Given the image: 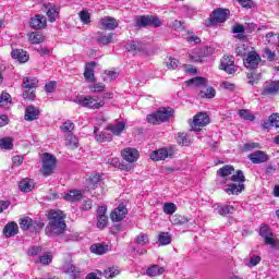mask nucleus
Returning <instances> with one entry per match:
<instances>
[{"label": "nucleus", "mask_w": 279, "mask_h": 279, "mask_svg": "<svg viewBox=\"0 0 279 279\" xmlns=\"http://www.w3.org/2000/svg\"><path fill=\"white\" fill-rule=\"evenodd\" d=\"M95 140L97 141V143H110V141H112V133H109V131L105 129L100 133L96 132Z\"/></svg>", "instance_id": "obj_33"}, {"label": "nucleus", "mask_w": 279, "mask_h": 279, "mask_svg": "<svg viewBox=\"0 0 279 279\" xmlns=\"http://www.w3.org/2000/svg\"><path fill=\"white\" fill-rule=\"evenodd\" d=\"M179 145L187 146L189 140L186 138V133H179L177 137Z\"/></svg>", "instance_id": "obj_60"}, {"label": "nucleus", "mask_w": 279, "mask_h": 279, "mask_svg": "<svg viewBox=\"0 0 279 279\" xmlns=\"http://www.w3.org/2000/svg\"><path fill=\"white\" fill-rule=\"evenodd\" d=\"M239 114H240L241 119H244V121H254V114H252V112H250V110L242 109L239 111Z\"/></svg>", "instance_id": "obj_53"}, {"label": "nucleus", "mask_w": 279, "mask_h": 279, "mask_svg": "<svg viewBox=\"0 0 279 279\" xmlns=\"http://www.w3.org/2000/svg\"><path fill=\"white\" fill-rule=\"evenodd\" d=\"M97 228H99V230H104V228L108 226V216L97 217Z\"/></svg>", "instance_id": "obj_57"}, {"label": "nucleus", "mask_w": 279, "mask_h": 279, "mask_svg": "<svg viewBox=\"0 0 279 279\" xmlns=\"http://www.w3.org/2000/svg\"><path fill=\"white\" fill-rule=\"evenodd\" d=\"M104 123H106V118L104 117H99V118H95V126H94V133L97 134L99 128H101V125H104Z\"/></svg>", "instance_id": "obj_59"}, {"label": "nucleus", "mask_w": 279, "mask_h": 279, "mask_svg": "<svg viewBox=\"0 0 279 279\" xmlns=\"http://www.w3.org/2000/svg\"><path fill=\"white\" fill-rule=\"evenodd\" d=\"M159 245H169L171 244V234L169 232H161L158 236Z\"/></svg>", "instance_id": "obj_45"}, {"label": "nucleus", "mask_w": 279, "mask_h": 279, "mask_svg": "<svg viewBox=\"0 0 279 279\" xmlns=\"http://www.w3.org/2000/svg\"><path fill=\"white\" fill-rule=\"evenodd\" d=\"M210 123V118L207 113H197L194 116L193 121L191 123V128L193 132H202L203 128H206Z\"/></svg>", "instance_id": "obj_7"}, {"label": "nucleus", "mask_w": 279, "mask_h": 279, "mask_svg": "<svg viewBox=\"0 0 279 279\" xmlns=\"http://www.w3.org/2000/svg\"><path fill=\"white\" fill-rule=\"evenodd\" d=\"M80 20L83 25H88L90 24V12L87 10H83L78 13Z\"/></svg>", "instance_id": "obj_48"}, {"label": "nucleus", "mask_w": 279, "mask_h": 279, "mask_svg": "<svg viewBox=\"0 0 279 279\" xmlns=\"http://www.w3.org/2000/svg\"><path fill=\"white\" fill-rule=\"evenodd\" d=\"M258 147H260V144L255 143V142H248V143L244 144L243 150L252 151V149H258Z\"/></svg>", "instance_id": "obj_58"}, {"label": "nucleus", "mask_w": 279, "mask_h": 279, "mask_svg": "<svg viewBox=\"0 0 279 279\" xmlns=\"http://www.w3.org/2000/svg\"><path fill=\"white\" fill-rule=\"evenodd\" d=\"M3 234L7 239L16 236L19 234V225L16 222H9L3 228Z\"/></svg>", "instance_id": "obj_21"}, {"label": "nucleus", "mask_w": 279, "mask_h": 279, "mask_svg": "<svg viewBox=\"0 0 279 279\" xmlns=\"http://www.w3.org/2000/svg\"><path fill=\"white\" fill-rule=\"evenodd\" d=\"M262 126L264 130H269V128H279V113H272L268 120L264 121Z\"/></svg>", "instance_id": "obj_25"}, {"label": "nucleus", "mask_w": 279, "mask_h": 279, "mask_svg": "<svg viewBox=\"0 0 279 279\" xmlns=\"http://www.w3.org/2000/svg\"><path fill=\"white\" fill-rule=\"evenodd\" d=\"M11 56L13 60H17V62H27L29 60V56H27V52L23 49H15L12 50Z\"/></svg>", "instance_id": "obj_31"}, {"label": "nucleus", "mask_w": 279, "mask_h": 279, "mask_svg": "<svg viewBox=\"0 0 279 279\" xmlns=\"http://www.w3.org/2000/svg\"><path fill=\"white\" fill-rule=\"evenodd\" d=\"M43 252V248L40 246H33L28 250V256H38Z\"/></svg>", "instance_id": "obj_63"}, {"label": "nucleus", "mask_w": 279, "mask_h": 279, "mask_svg": "<svg viewBox=\"0 0 279 279\" xmlns=\"http://www.w3.org/2000/svg\"><path fill=\"white\" fill-rule=\"evenodd\" d=\"M90 252L93 254H106V252H108V245H104V244H94L90 246Z\"/></svg>", "instance_id": "obj_41"}, {"label": "nucleus", "mask_w": 279, "mask_h": 279, "mask_svg": "<svg viewBox=\"0 0 279 279\" xmlns=\"http://www.w3.org/2000/svg\"><path fill=\"white\" fill-rule=\"evenodd\" d=\"M84 77L86 82H95V62L85 65Z\"/></svg>", "instance_id": "obj_30"}, {"label": "nucleus", "mask_w": 279, "mask_h": 279, "mask_svg": "<svg viewBox=\"0 0 279 279\" xmlns=\"http://www.w3.org/2000/svg\"><path fill=\"white\" fill-rule=\"evenodd\" d=\"M260 62V56L256 51L248 52L246 59L244 60V66L246 69H256Z\"/></svg>", "instance_id": "obj_13"}, {"label": "nucleus", "mask_w": 279, "mask_h": 279, "mask_svg": "<svg viewBox=\"0 0 279 279\" xmlns=\"http://www.w3.org/2000/svg\"><path fill=\"white\" fill-rule=\"evenodd\" d=\"M259 234L263 236L266 245H270L272 250L279 247V240L278 238H274V233L269 230L268 226H262L259 229Z\"/></svg>", "instance_id": "obj_8"}, {"label": "nucleus", "mask_w": 279, "mask_h": 279, "mask_svg": "<svg viewBox=\"0 0 279 279\" xmlns=\"http://www.w3.org/2000/svg\"><path fill=\"white\" fill-rule=\"evenodd\" d=\"M121 156L123 158V160H125L126 162H136V160H138V158H141V154L138 153V150L136 148H124L121 151Z\"/></svg>", "instance_id": "obj_12"}, {"label": "nucleus", "mask_w": 279, "mask_h": 279, "mask_svg": "<svg viewBox=\"0 0 279 279\" xmlns=\"http://www.w3.org/2000/svg\"><path fill=\"white\" fill-rule=\"evenodd\" d=\"M29 25L32 29H45L47 27V17L37 14L31 19Z\"/></svg>", "instance_id": "obj_15"}, {"label": "nucleus", "mask_w": 279, "mask_h": 279, "mask_svg": "<svg viewBox=\"0 0 279 279\" xmlns=\"http://www.w3.org/2000/svg\"><path fill=\"white\" fill-rule=\"evenodd\" d=\"M123 130H125V122L107 125V131L111 132L113 136H120V134H123Z\"/></svg>", "instance_id": "obj_28"}, {"label": "nucleus", "mask_w": 279, "mask_h": 279, "mask_svg": "<svg viewBox=\"0 0 279 279\" xmlns=\"http://www.w3.org/2000/svg\"><path fill=\"white\" fill-rule=\"evenodd\" d=\"M266 40H268V43H270V45H276V43H278V40H279V36L274 33H268L266 35Z\"/></svg>", "instance_id": "obj_61"}, {"label": "nucleus", "mask_w": 279, "mask_h": 279, "mask_svg": "<svg viewBox=\"0 0 279 279\" xmlns=\"http://www.w3.org/2000/svg\"><path fill=\"white\" fill-rule=\"evenodd\" d=\"M73 130H75V124L73 122H71L70 120L65 121L61 125V132H73Z\"/></svg>", "instance_id": "obj_56"}, {"label": "nucleus", "mask_w": 279, "mask_h": 279, "mask_svg": "<svg viewBox=\"0 0 279 279\" xmlns=\"http://www.w3.org/2000/svg\"><path fill=\"white\" fill-rule=\"evenodd\" d=\"M45 9L47 10V16L50 23L56 22V19H58L60 14L58 7L51 3H48V4H45Z\"/></svg>", "instance_id": "obj_24"}, {"label": "nucleus", "mask_w": 279, "mask_h": 279, "mask_svg": "<svg viewBox=\"0 0 279 279\" xmlns=\"http://www.w3.org/2000/svg\"><path fill=\"white\" fill-rule=\"evenodd\" d=\"M161 27L162 21L158 15H140L135 19V27Z\"/></svg>", "instance_id": "obj_4"}, {"label": "nucleus", "mask_w": 279, "mask_h": 279, "mask_svg": "<svg viewBox=\"0 0 279 279\" xmlns=\"http://www.w3.org/2000/svg\"><path fill=\"white\" fill-rule=\"evenodd\" d=\"M232 173H234V167L231 165H227L217 171L220 183L223 184L222 191L227 195H240L245 191V174L241 170H238L235 174Z\"/></svg>", "instance_id": "obj_1"}, {"label": "nucleus", "mask_w": 279, "mask_h": 279, "mask_svg": "<svg viewBox=\"0 0 279 279\" xmlns=\"http://www.w3.org/2000/svg\"><path fill=\"white\" fill-rule=\"evenodd\" d=\"M125 215H128V208H125L123 205H120L111 213L110 217L112 221H123V219H125Z\"/></svg>", "instance_id": "obj_20"}, {"label": "nucleus", "mask_w": 279, "mask_h": 279, "mask_svg": "<svg viewBox=\"0 0 279 279\" xmlns=\"http://www.w3.org/2000/svg\"><path fill=\"white\" fill-rule=\"evenodd\" d=\"M216 213L221 217H226V215H234V213H236V207L232 205H219L216 207Z\"/></svg>", "instance_id": "obj_26"}, {"label": "nucleus", "mask_w": 279, "mask_h": 279, "mask_svg": "<svg viewBox=\"0 0 279 279\" xmlns=\"http://www.w3.org/2000/svg\"><path fill=\"white\" fill-rule=\"evenodd\" d=\"M171 222L173 223V226H184L189 223V218L181 215H174L171 219Z\"/></svg>", "instance_id": "obj_43"}, {"label": "nucleus", "mask_w": 279, "mask_h": 279, "mask_svg": "<svg viewBox=\"0 0 279 279\" xmlns=\"http://www.w3.org/2000/svg\"><path fill=\"white\" fill-rule=\"evenodd\" d=\"M23 98L26 101H34L36 99V89L23 88Z\"/></svg>", "instance_id": "obj_46"}, {"label": "nucleus", "mask_w": 279, "mask_h": 279, "mask_svg": "<svg viewBox=\"0 0 279 279\" xmlns=\"http://www.w3.org/2000/svg\"><path fill=\"white\" fill-rule=\"evenodd\" d=\"M174 114L171 108H159L156 112L147 116V121L150 125H160V123H166Z\"/></svg>", "instance_id": "obj_3"}, {"label": "nucleus", "mask_w": 279, "mask_h": 279, "mask_svg": "<svg viewBox=\"0 0 279 279\" xmlns=\"http://www.w3.org/2000/svg\"><path fill=\"white\" fill-rule=\"evenodd\" d=\"M34 186H36V183L32 179H24L19 184L20 191L23 193H29V191H34Z\"/></svg>", "instance_id": "obj_32"}, {"label": "nucleus", "mask_w": 279, "mask_h": 279, "mask_svg": "<svg viewBox=\"0 0 279 279\" xmlns=\"http://www.w3.org/2000/svg\"><path fill=\"white\" fill-rule=\"evenodd\" d=\"M46 93H53L56 90V82L51 81L45 85Z\"/></svg>", "instance_id": "obj_64"}, {"label": "nucleus", "mask_w": 279, "mask_h": 279, "mask_svg": "<svg viewBox=\"0 0 279 279\" xmlns=\"http://www.w3.org/2000/svg\"><path fill=\"white\" fill-rule=\"evenodd\" d=\"M29 40L32 45H40V43H45V36L40 33H31Z\"/></svg>", "instance_id": "obj_44"}, {"label": "nucleus", "mask_w": 279, "mask_h": 279, "mask_svg": "<svg viewBox=\"0 0 279 279\" xmlns=\"http://www.w3.org/2000/svg\"><path fill=\"white\" fill-rule=\"evenodd\" d=\"M165 274V268L158 266V265H153L147 268L146 270V276H150L151 278L156 276H162Z\"/></svg>", "instance_id": "obj_34"}, {"label": "nucleus", "mask_w": 279, "mask_h": 279, "mask_svg": "<svg viewBox=\"0 0 279 279\" xmlns=\"http://www.w3.org/2000/svg\"><path fill=\"white\" fill-rule=\"evenodd\" d=\"M96 40L100 45H110V43H114V33H97Z\"/></svg>", "instance_id": "obj_27"}, {"label": "nucleus", "mask_w": 279, "mask_h": 279, "mask_svg": "<svg viewBox=\"0 0 279 279\" xmlns=\"http://www.w3.org/2000/svg\"><path fill=\"white\" fill-rule=\"evenodd\" d=\"M32 223H34L32 218H29V217L23 218L20 221V228L22 230H29L32 228Z\"/></svg>", "instance_id": "obj_50"}, {"label": "nucleus", "mask_w": 279, "mask_h": 279, "mask_svg": "<svg viewBox=\"0 0 279 279\" xmlns=\"http://www.w3.org/2000/svg\"><path fill=\"white\" fill-rule=\"evenodd\" d=\"M221 88H225V90H234V88H236V86L234 85V83H230L228 81H223L220 84Z\"/></svg>", "instance_id": "obj_62"}, {"label": "nucleus", "mask_w": 279, "mask_h": 279, "mask_svg": "<svg viewBox=\"0 0 279 279\" xmlns=\"http://www.w3.org/2000/svg\"><path fill=\"white\" fill-rule=\"evenodd\" d=\"M12 105V96L10 94L3 92L0 96V108H10Z\"/></svg>", "instance_id": "obj_39"}, {"label": "nucleus", "mask_w": 279, "mask_h": 279, "mask_svg": "<svg viewBox=\"0 0 279 279\" xmlns=\"http://www.w3.org/2000/svg\"><path fill=\"white\" fill-rule=\"evenodd\" d=\"M49 223L46 227L47 236H58L66 230V222H64V214L62 211L51 210L48 216Z\"/></svg>", "instance_id": "obj_2"}, {"label": "nucleus", "mask_w": 279, "mask_h": 279, "mask_svg": "<svg viewBox=\"0 0 279 279\" xmlns=\"http://www.w3.org/2000/svg\"><path fill=\"white\" fill-rule=\"evenodd\" d=\"M101 77L104 82H107L108 84L110 82H114V80L119 77V72H117L116 70H107L101 74Z\"/></svg>", "instance_id": "obj_35"}, {"label": "nucleus", "mask_w": 279, "mask_h": 279, "mask_svg": "<svg viewBox=\"0 0 279 279\" xmlns=\"http://www.w3.org/2000/svg\"><path fill=\"white\" fill-rule=\"evenodd\" d=\"M215 95H217V92L215 90V88L213 87H208L207 85H205L203 87V89H201L199 92V97H202L203 99H213V97H215Z\"/></svg>", "instance_id": "obj_37"}, {"label": "nucleus", "mask_w": 279, "mask_h": 279, "mask_svg": "<svg viewBox=\"0 0 279 279\" xmlns=\"http://www.w3.org/2000/svg\"><path fill=\"white\" fill-rule=\"evenodd\" d=\"M22 88L36 90V88H38V78L35 76L24 77Z\"/></svg>", "instance_id": "obj_29"}, {"label": "nucleus", "mask_w": 279, "mask_h": 279, "mask_svg": "<svg viewBox=\"0 0 279 279\" xmlns=\"http://www.w3.org/2000/svg\"><path fill=\"white\" fill-rule=\"evenodd\" d=\"M135 243H137V245H147V243H149V238L147 234L141 233L136 236Z\"/></svg>", "instance_id": "obj_55"}, {"label": "nucleus", "mask_w": 279, "mask_h": 279, "mask_svg": "<svg viewBox=\"0 0 279 279\" xmlns=\"http://www.w3.org/2000/svg\"><path fill=\"white\" fill-rule=\"evenodd\" d=\"M63 197L65 202L75 203L82 202V199L84 198V194L80 190H71L68 193H65Z\"/></svg>", "instance_id": "obj_19"}, {"label": "nucleus", "mask_w": 279, "mask_h": 279, "mask_svg": "<svg viewBox=\"0 0 279 279\" xmlns=\"http://www.w3.org/2000/svg\"><path fill=\"white\" fill-rule=\"evenodd\" d=\"M56 156L45 153L41 158V173L43 175H51L56 169Z\"/></svg>", "instance_id": "obj_6"}, {"label": "nucleus", "mask_w": 279, "mask_h": 279, "mask_svg": "<svg viewBox=\"0 0 279 279\" xmlns=\"http://www.w3.org/2000/svg\"><path fill=\"white\" fill-rule=\"evenodd\" d=\"M248 159L251 160V162H253V165H260L263 162H267V160H269V157L267 156V154H265V151L257 150L250 154Z\"/></svg>", "instance_id": "obj_16"}, {"label": "nucleus", "mask_w": 279, "mask_h": 279, "mask_svg": "<svg viewBox=\"0 0 279 279\" xmlns=\"http://www.w3.org/2000/svg\"><path fill=\"white\" fill-rule=\"evenodd\" d=\"M175 210H178V206H175V204H173V203H166L163 205L165 215H173V213H175Z\"/></svg>", "instance_id": "obj_49"}, {"label": "nucleus", "mask_w": 279, "mask_h": 279, "mask_svg": "<svg viewBox=\"0 0 279 279\" xmlns=\"http://www.w3.org/2000/svg\"><path fill=\"white\" fill-rule=\"evenodd\" d=\"M220 69L228 73L229 75H232L236 73V66L234 64V57L228 56L223 57L221 59Z\"/></svg>", "instance_id": "obj_9"}, {"label": "nucleus", "mask_w": 279, "mask_h": 279, "mask_svg": "<svg viewBox=\"0 0 279 279\" xmlns=\"http://www.w3.org/2000/svg\"><path fill=\"white\" fill-rule=\"evenodd\" d=\"M119 274H121V270L119 268L111 267L105 270V278H108V279L117 278Z\"/></svg>", "instance_id": "obj_47"}, {"label": "nucleus", "mask_w": 279, "mask_h": 279, "mask_svg": "<svg viewBox=\"0 0 279 279\" xmlns=\"http://www.w3.org/2000/svg\"><path fill=\"white\" fill-rule=\"evenodd\" d=\"M14 143L12 137L0 138V149H13Z\"/></svg>", "instance_id": "obj_42"}, {"label": "nucleus", "mask_w": 279, "mask_h": 279, "mask_svg": "<svg viewBox=\"0 0 279 279\" xmlns=\"http://www.w3.org/2000/svg\"><path fill=\"white\" fill-rule=\"evenodd\" d=\"M52 260H53V255H51V253H46L39 257V263L41 265H51Z\"/></svg>", "instance_id": "obj_51"}, {"label": "nucleus", "mask_w": 279, "mask_h": 279, "mask_svg": "<svg viewBox=\"0 0 279 279\" xmlns=\"http://www.w3.org/2000/svg\"><path fill=\"white\" fill-rule=\"evenodd\" d=\"M65 145L69 149H77L80 147V140L75 135H68L65 137Z\"/></svg>", "instance_id": "obj_36"}, {"label": "nucleus", "mask_w": 279, "mask_h": 279, "mask_svg": "<svg viewBox=\"0 0 279 279\" xmlns=\"http://www.w3.org/2000/svg\"><path fill=\"white\" fill-rule=\"evenodd\" d=\"M187 86L192 88H201L204 89L205 86H208V81L204 77H194L186 82Z\"/></svg>", "instance_id": "obj_23"}, {"label": "nucleus", "mask_w": 279, "mask_h": 279, "mask_svg": "<svg viewBox=\"0 0 279 279\" xmlns=\"http://www.w3.org/2000/svg\"><path fill=\"white\" fill-rule=\"evenodd\" d=\"M89 90L92 93H104V90H106V85L102 83H96L89 86Z\"/></svg>", "instance_id": "obj_54"}, {"label": "nucleus", "mask_w": 279, "mask_h": 279, "mask_svg": "<svg viewBox=\"0 0 279 279\" xmlns=\"http://www.w3.org/2000/svg\"><path fill=\"white\" fill-rule=\"evenodd\" d=\"M276 93H279V81H267L264 84V95H276Z\"/></svg>", "instance_id": "obj_18"}, {"label": "nucleus", "mask_w": 279, "mask_h": 279, "mask_svg": "<svg viewBox=\"0 0 279 279\" xmlns=\"http://www.w3.org/2000/svg\"><path fill=\"white\" fill-rule=\"evenodd\" d=\"M97 186H101V175L99 173L93 174L88 179V189H97Z\"/></svg>", "instance_id": "obj_40"}, {"label": "nucleus", "mask_w": 279, "mask_h": 279, "mask_svg": "<svg viewBox=\"0 0 279 279\" xmlns=\"http://www.w3.org/2000/svg\"><path fill=\"white\" fill-rule=\"evenodd\" d=\"M166 66L168 69H172V71H173V70L178 69V66H180V61L175 58H168L166 61Z\"/></svg>", "instance_id": "obj_52"}, {"label": "nucleus", "mask_w": 279, "mask_h": 279, "mask_svg": "<svg viewBox=\"0 0 279 279\" xmlns=\"http://www.w3.org/2000/svg\"><path fill=\"white\" fill-rule=\"evenodd\" d=\"M40 116V110L34 106H28L25 109V116L24 119L25 121H36L38 117Z\"/></svg>", "instance_id": "obj_22"}, {"label": "nucleus", "mask_w": 279, "mask_h": 279, "mask_svg": "<svg viewBox=\"0 0 279 279\" xmlns=\"http://www.w3.org/2000/svg\"><path fill=\"white\" fill-rule=\"evenodd\" d=\"M170 156H172L171 150L167 148H159L150 154V160L158 162L160 160H167V158H170Z\"/></svg>", "instance_id": "obj_14"}, {"label": "nucleus", "mask_w": 279, "mask_h": 279, "mask_svg": "<svg viewBox=\"0 0 279 279\" xmlns=\"http://www.w3.org/2000/svg\"><path fill=\"white\" fill-rule=\"evenodd\" d=\"M125 49L131 53H145V45L138 40L128 43Z\"/></svg>", "instance_id": "obj_17"}, {"label": "nucleus", "mask_w": 279, "mask_h": 279, "mask_svg": "<svg viewBox=\"0 0 279 279\" xmlns=\"http://www.w3.org/2000/svg\"><path fill=\"white\" fill-rule=\"evenodd\" d=\"M203 58H204V50H202V48H195L190 52V60L192 62H202Z\"/></svg>", "instance_id": "obj_38"}, {"label": "nucleus", "mask_w": 279, "mask_h": 279, "mask_svg": "<svg viewBox=\"0 0 279 279\" xmlns=\"http://www.w3.org/2000/svg\"><path fill=\"white\" fill-rule=\"evenodd\" d=\"M98 25L100 29H107L109 32H113V29H117L119 27V22L117 21V19L112 16H105L100 19V21L98 22Z\"/></svg>", "instance_id": "obj_10"}, {"label": "nucleus", "mask_w": 279, "mask_h": 279, "mask_svg": "<svg viewBox=\"0 0 279 279\" xmlns=\"http://www.w3.org/2000/svg\"><path fill=\"white\" fill-rule=\"evenodd\" d=\"M228 14H230V10L217 9L210 14L209 21L210 23H226Z\"/></svg>", "instance_id": "obj_11"}, {"label": "nucleus", "mask_w": 279, "mask_h": 279, "mask_svg": "<svg viewBox=\"0 0 279 279\" xmlns=\"http://www.w3.org/2000/svg\"><path fill=\"white\" fill-rule=\"evenodd\" d=\"M75 104L83 108H89V110H99V108H104V106H106V101L97 100L90 96L76 98Z\"/></svg>", "instance_id": "obj_5"}]
</instances>
